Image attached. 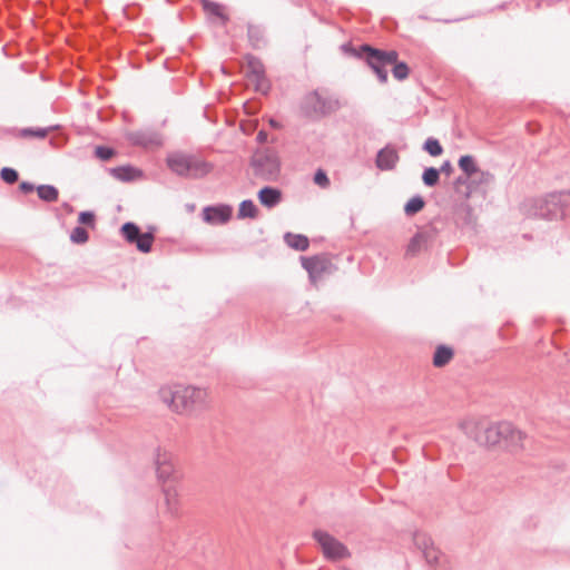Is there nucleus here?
<instances>
[{
    "label": "nucleus",
    "instance_id": "nucleus-1",
    "mask_svg": "<svg viewBox=\"0 0 570 570\" xmlns=\"http://www.w3.org/2000/svg\"><path fill=\"white\" fill-rule=\"evenodd\" d=\"M341 48L345 53L364 60L374 71L381 83L387 81L386 68L389 66H393L392 73L396 80L402 81L409 77L410 68L406 62L397 61L399 53L395 50H382L367 43H363L358 48L344 43Z\"/></svg>",
    "mask_w": 570,
    "mask_h": 570
},
{
    "label": "nucleus",
    "instance_id": "nucleus-2",
    "mask_svg": "<svg viewBox=\"0 0 570 570\" xmlns=\"http://www.w3.org/2000/svg\"><path fill=\"white\" fill-rule=\"evenodd\" d=\"M161 401L179 414H191L206 406L207 391L196 386H164L159 391Z\"/></svg>",
    "mask_w": 570,
    "mask_h": 570
},
{
    "label": "nucleus",
    "instance_id": "nucleus-3",
    "mask_svg": "<svg viewBox=\"0 0 570 570\" xmlns=\"http://www.w3.org/2000/svg\"><path fill=\"white\" fill-rule=\"evenodd\" d=\"M166 164L171 173L188 179L202 178L209 174L213 168L202 158L183 151L169 153L166 157Z\"/></svg>",
    "mask_w": 570,
    "mask_h": 570
},
{
    "label": "nucleus",
    "instance_id": "nucleus-4",
    "mask_svg": "<svg viewBox=\"0 0 570 570\" xmlns=\"http://www.w3.org/2000/svg\"><path fill=\"white\" fill-rule=\"evenodd\" d=\"M340 102L332 96H323L318 90L306 94L301 102L303 115L311 119H321L335 112Z\"/></svg>",
    "mask_w": 570,
    "mask_h": 570
},
{
    "label": "nucleus",
    "instance_id": "nucleus-5",
    "mask_svg": "<svg viewBox=\"0 0 570 570\" xmlns=\"http://www.w3.org/2000/svg\"><path fill=\"white\" fill-rule=\"evenodd\" d=\"M535 215L549 220L568 217L570 215V193H552L539 199Z\"/></svg>",
    "mask_w": 570,
    "mask_h": 570
},
{
    "label": "nucleus",
    "instance_id": "nucleus-6",
    "mask_svg": "<svg viewBox=\"0 0 570 570\" xmlns=\"http://www.w3.org/2000/svg\"><path fill=\"white\" fill-rule=\"evenodd\" d=\"M250 167L255 177L265 181H276L281 173V160L272 149H262L254 153Z\"/></svg>",
    "mask_w": 570,
    "mask_h": 570
},
{
    "label": "nucleus",
    "instance_id": "nucleus-7",
    "mask_svg": "<svg viewBox=\"0 0 570 570\" xmlns=\"http://www.w3.org/2000/svg\"><path fill=\"white\" fill-rule=\"evenodd\" d=\"M483 441L489 445L505 443L508 446L522 448L523 433L510 422H499L488 426Z\"/></svg>",
    "mask_w": 570,
    "mask_h": 570
},
{
    "label": "nucleus",
    "instance_id": "nucleus-8",
    "mask_svg": "<svg viewBox=\"0 0 570 570\" xmlns=\"http://www.w3.org/2000/svg\"><path fill=\"white\" fill-rule=\"evenodd\" d=\"M312 537L320 544L325 559L340 561L351 557L348 548L328 532L314 530Z\"/></svg>",
    "mask_w": 570,
    "mask_h": 570
},
{
    "label": "nucleus",
    "instance_id": "nucleus-9",
    "mask_svg": "<svg viewBox=\"0 0 570 570\" xmlns=\"http://www.w3.org/2000/svg\"><path fill=\"white\" fill-rule=\"evenodd\" d=\"M247 61V78L255 85V90L267 95L271 89V83L268 82L265 76V67L262 60L255 56L248 55L246 57Z\"/></svg>",
    "mask_w": 570,
    "mask_h": 570
},
{
    "label": "nucleus",
    "instance_id": "nucleus-10",
    "mask_svg": "<svg viewBox=\"0 0 570 570\" xmlns=\"http://www.w3.org/2000/svg\"><path fill=\"white\" fill-rule=\"evenodd\" d=\"M155 464L157 478L159 481L166 482L175 474V463L173 454L166 450L158 448L155 454Z\"/></svg>",
    "mask_w": 570,
    "mask_h": 570
},
{
    "label": "nucleus",
    "instance_id": "nucleus-11",
    "mask_svg": "<svg viewBox=\"0 0 570 570\" xmlns=\"http://www.w3.org/2000/svg\"><path fill=\"white\" fill-rule=\"evenodd\" d=\"M233 208L229 205H212L203 208V219L209 225H224L232 218Z\"/></svg>",
    "mask_w": 570,
    "mask_h": 570
},
{
    "label": "nucleus",
    "instance_id": "nucleus-12",
    "mask_svg": "<svg viewBox=\"0 0 570 570\" xmlns=\"http://www.w3.org/2000/svg\"><path fill=\"white\" fill-rule=\"evenodd\" d=\"M454 224L462 230H473L476 225V217L473 208L469 204H460L454 209Z\"/></svg>",
    "mask_w": 570,
    "mask_h": 570
},
{
    "label": "nucleus",
    "instance_id": "nucleus-13",
    "mask_svg": "<svg viewBox=\"0 0 570 570\" xmlns=\"http://www.w3.org/2000/svg\"><path fill=\"white\" fill-rule=\"evenodd\" d=\"M399 155L394 147L387 145L380 149L376 155V167L381 170H391L396 166Z\"/></svg>",
    "mask_w": 570,
    "mask_h": 570
},
{
    "label": "nucleus",
    "instance_id": "nucleus-14",
    "mask_svg": "<svg viewBox=\"0 0 570 570\" xmlns=\"http://www.w3.org/2000/svg\"><path fill=\"white\" fill-rule=\"evenodd\" d=\"M257 198L263 206L271 209L282 202L283 194L277 187L264 186L258 190Z\"/></svg>",
    "mask_w": 570,
    "mask_h": 570
},
{
    "label": "nucleus",
    "instance_id": "nucleus-15",
    "mask_svg": "<svg viewBox=\"0 0 570 570\" xmlns=\"http://www.w3.org/2000/svg\"><path fill=\"white\" fill-rule=\"evenodd\" d=\"M301 263L312 281H315L325 271V261L317 255L312 257L302 256Z\"/></svg>",
    "mask_w": 570,
    "mask_h": 570
},
{
    "label": "nucleus",
    "instance_id": "nucleus-16",
    "mask_svg": "<svg viewBox=\"0 0 570 570\" xmlns=\"http://www.w3.org/2000/svg\"><path fill=\"white\" fill-rule=\"evenodd\" d=\"M108 173L117 180L120 181H132L142 176V171L131 165H124L114 168H109Z\"/></svg>",
    "mask_w": 570,
    "mask_h": 570
},
{
    "label": "nucleus",
    "instance_id": "nucleus-17",
    "mask_svg": "<svg viewBox=\"0 0 570 570\" xmlns=\"http://www.w3.org/2000/svg\"><path fill=\"white\" fill-rule=\"evenodd\" d=\"M130 141L141 147L160 146L161 137L156 132L135 131L130 135Z\"/></svg>",
    "mask_w": 570,
    "mask_h": 570
},
{
    "label": "nucleus",
    "instance_id": "nucleus-18",
    "mask_svg": "<svg viewBox=\"0 0 570 570\" xmlns=\"http://www.w3.org/2000/svg\"><path fill=\"white\" fill-rule=\"evenodd\" d=\"M283 238H284V243L288 247H291L295 250L304 252L309 246L308 238L302 234H294V233L287 232L284 234Z\"/></svg>",
    "mask_w": 570,
    "mask_h": 570
},
{
    "label": "nucleus",
    "instance_id": "nucleus-19",
    "mask_svg": "<svg viewBox=\"0 0 570 570\" xmlns=\"http://www.w3.org/2000/svg\"><path fill=\"white\" fill-rule=\"evenodd\" d=\"M247 37L254 49H261L266 45L264 29L261 26L249 23L247 26Z\"/></svg>",
    "mask_w": 570,
    "mask_h": 570
},
{
    "label": "nucleus",
    "instance_id": "nucleus-20",
    "mask_svg": "<svg viewBox=\"0 0 570 570\" xmlns=\"http://www.w3.org/2000/svg\"><path fill=\"white\" fill-rule=\"evenodd\" d=\"M200 2L204 11H206L210 16L218 18L222 21L223 26H225L228 22L229 18L224 12V7L222 4L210 0H202Z\"/></svg>",
    "mask_w": 570,
    "mask_h": 570
},
{
    "label": "nucleus",
    "instance_id": "nucleus-21",
    "mask_svg": "<svg viewBox=\"0 0 570 570\" xmlns=\"http://www.w3.org/2000/svg\"><path fill=\"white\" fill-rule=\"evenodd\" d=\"M453 357V350L446 345H439L433 354V365L435 367L445 366Z\"/></svg>",
    "mask_w": 570,
    "mask_h": 570
},
{
    "label": "nucleus",
    "instance_id": "nucleus-22",
    "mask_svg": "<svg viewBox=\"0 0 570 570\" xmlns=\"http://www.w3.org/2000/svg\"><path fill=\"white\" fill-rule=\"evenodd\" d=\"M164 497H165V503L167 505L168 511L171 514H176L178 512V493L175 485H166L163 488Z\"/></svg>",
    "mask_w": 570,
    "mask_h": 570
},
{
    "label": "nucleus",
    "instance_id": "nucleus-23",
    "mask_svg": "<svg viewBox=\"0 0 570 570\" xmlns=\"http://www.w3.org/2000/svg\"><path fill=\"white\" fill-rule=\"evenodd\" d=\"M258 209L252 199H245L239 204L237 217L243 218H257Z\"/></svg>",
    "mask_w": 570,
    "mask_h": 570
},
{
    "label": "nucleus",
    "instance_id": "nucleus-24",
    "mask_svg": "<svg viewBox=\"0 0 570 570\" xmlns=\"http://www.w3.org/2000/svg\"><path fill=\"white\" fill-rule=\"evenodd\" d=\"M154 239L155 236L153 232H140V236L136 238L132 245H135L141 253H149L151 250Z\"/></svg>",
    "mask_w": 570,
    "mask_h": 570
},
{
    "label": "nucleus",
    "instance_id": "nucleus-25",
    "mask_svg": "<svg viewBox=\"0 0 570 570\" xmlns=\"http://www.w3.org/2000/svg\"><path fill=\"white\" fill-rule=\"evenodd\" d=\"M425 206V200L422 196L415 195L404 205V213L406 216H414L421 212Z\"/></svg>",
    "mask_w": 570,
    "mask_h": 570
},
{
    "label": "nucleus",
    "instance_id": "nucleus-26",
    "mask_svg": "<svg viewBox=\"0 0 570 570\" xmlns=\"http://www.w3.org/2000/svg\"><path fill=\"white\" fill-rule=\"evenodd\" d=\"M140 232L139 226L132 222L125 223L120 228L121 236L129 244H134L136 238L140 236Z\"/></svg>",
    "mask_w": 570,
    "mask_h": 570
},
{
    "label": "nucleus",
    "instance_id": "nucleus-27",
    "mask_svg": "<svg viewBox=\"0 0 570 570\" xmlns=\"http://www.w3.org/2000/svg\"><path fill=\"white\" fill-rule=\"evenodd\" d=\"M38 197L47 203L58 199L59 191L53 185H40L37 187Z\"/></svg>",
    "mask_w": 570,
    "mask_h": 570
},
{
    "label": "nucleus",
    "instance_id": "nucleus-28",
    "mask_svg": "<svg viewBox=\"0 0 570 570\" xmlns=\"http://www.w3.org/2000/svg\"><path fill=\"white\" fill-rule=\"evenodd\" d=\"M423 235H419L417 233L410 239L406 247V256H415L421 250L426 249L428 245L422 242Z\"/></svg>",
    "mask_w": 570,
    "mask_h": 570
},
{
    "label": "nucleus",
    "instance_id": "nucleus-29",
    "mask_svg": "<svg viewBox=\"0 0 570 570\" xmlns=\"http://www.w3.org/2000/svg\"><path fill=\"white\" fill-rule=\"evenodd\" d=\"M459 167L466 176H472L479 170L475 160L471 155L461 156L459 159Z\"/></svg>",
    "mask_w": 570,
    "mask_h": 570
},
{
    "label": "nucleus",
    "instance_id": "nucleus-30",
    "mask_svg": "<svg viewBox=\"0 0 570 570\" xmlns=\"http://www.w3.org/2000/svg\"><path fill=\"white\" fill-rule=\"evenodd\" d=\"M48 128H22L18 130V137L20 138H39L43 139L48 136Z\"/></svg>",
    "mask_w": 570,
    "mask_h": 570
},
{
    "label": "nucleus",
    "instance_id": "nucleus-31",
    "mask_svg": "<svg viewBox=\"0 0 570 570\" xmlns=\"http://www.w3.org/2000/svg\"><path fill=\"white\" fill-rule=\"evenodd\" d=\"M422 180L425 186L434 187L440 180V170L435 167H428L422 174Z\"/></svg>",
    "mask_w": 570,
    "mask_h": 570
},
{
    "label": "nucleus",
    "instance_id": "nucleus-32",
    "mask_svg": "<svg viewBox=\"0 0 570 570\" xmlns=\"http://www.w3.org/2000/svg\"><path fill=\"white\" fill-rule=\"evenodd\" d=\"M423 149L433 157L440 156L443 153L440 141L433 137H429L424 141Z\"/></svg>",
    "mask_w": 570,
    "mask_h": 570
},
{
    "label": "nucleus",
    "instance_id": "nucleus-33",
    "mask_svg": "<svg viewBox=\"0 0 570 570\" xmlns=\"http://www.w3.org/2000/svg\"><path fill=\"white\" fill-rule=\"evenodd\" d=\"M414 544L423 552L424 550L431 548V546H434L432 539L423 533V532H416L413 537Z\"/></svg>",
    "mask_w": 570,
    "mask_h": 570
},
{
    "label": "nucleus",
    "instance_id": "nucleus-34",
    "mask_svg": "<svg viewBox=\"0 0 570 570\" xmlns=\"http://www.w3.org/2000/svg\"><path fill=\"white\" fill-rule=\"evenodd\" d=\"M89 238V234L85 227L77 226L70 234V240L75 244H85Z\"/></svg>",
    "mask_w": 570,
    "mask_h": 570
},
{
    "label": "nucleus",
    "instance_id": "nucleus-35",
    "mask_svg": "<svg viewBox=\"0 0 570 570\" xmlns=\"http://www.w3.org/2000/svg\"><path fill=\"white\" fill-rule=\"evenodd\" d=\"M0 177L4 183L12 185L18 181L19 174L11 167H3L0 171Z\"/></svg>",
    "mask_w": 570,
    "mask_h": 570
},
{
    "label": "nucleus",
    "instance_id": "nucleus-36",
    "mask_svg": "<svg viewBox=\"0 0 570 570\" xmlns=\"http://www.w3.org/2000/svg\"><path fill=\"white\" fill-rule=\"evenodd\" d=\"M417 234L423 235L422 242H424L429 247L434 242L438 230L435 227L430 225V226H425L423 229L419 230Z\"/></svg>",
    "mask_w": 570,
    "mask_h": 570
},
{
    "label": "nucleus",
    "instance_id": "nucleus-37",
    "mask_svg": "<svg viewBox=\"0 0 570 570\" xmlns=\"http://www.w3.org/2000/svg\"><path fill=\"white\" fill-rule=\"evenodd\" d=\"M115 154L116 151L111 147L97 146L95 148V156L104 161L111 159L115 156Z\"/></svg>",
    "mask_w": 570,
    "mask_h": 570
},
{
    "label": "nucleus",
    "instance_id": "nucleus-38",
    "mask_svg": "<svg viewBox=\"0 0 570 570\" xmlns=\"http://www.w3.org/2000/svg\"><path fill=\"white\" fill-rule=\"evenodd\" d=\"M422 553L428 563H430V564L438 563L439 558H440V551L434 546H431V548L424 550Z\"/></svg>",
    "mask_w": 570,
    "mask_h": 570
},
{
    "label": "nucleus",
    "instance_id": "nucleus-39",
    "mask_svg": "<svg viewBox=\"0 0 570 570\" xmlns=\"http://www.w3.org/2000/svg\"><path fill=\"white\" fill-rule=\"evenodd\" d=\"M314 183L320 187L326 188L330 186L327 174L323 169H317L314 174Z\"/></svg>",
    "mask_w": 570,
    "mask_h": 570
},
{
    "label": "nucleus",
    "instance_id": "nucleus-40",
    "mask_svg": "<svg viewBox=\"0 0 570 570\" xmlns=\"http://www.w3.org/2000/svg\"><path fill=\"white\" fill-rule=\"evenodd\" d=\"M78 222L86 226H94L95 225V214L89 210L81 212L78 216Z\"/></svg>",
    "mask_w": 570,
    "mask_h": 570
},
{
    "label": "nucleus",
    "instance_id": "nucleus-41",
    "mask_svg": "<svg viewBox=\"0 0 570 570\" xmlns=\"http://www.w3.org/2000/svg\"><path fill=\"white\" fill-rule=\"evenodd\" d=\"M35 185L29 183V181H21L20 185H19V189L23 193V194H29V193H32L35 190Z\"/></svg>",
    "mask_w": 570,
    "mask_h": 570
},
{
    "label": "nucleus",
    "instance_id": "nucleus-42",
    "mask_svg": "<svg viewBox=\"0 0 570 570\" xmlns=\"http://www.w3.org/2000/svg\"><path fill=\"white\" fill-rule=\"evenodd\" d=\"M439 170L440 173L450 175L453 171V167L449 160H445Z\"/></svg>",
    "mask_w": 570,
    "mask_h": 570
},
{
    "label": "nucleus",
    "instance_id": "nucleus-43",
    "mask_svg": "<svg viewBox=\"0 0 570 570\" xmlns=\"http://www.w3.org/2000/svg\"><path fill=\"white\" fill-rule=\"evenodd\" d=\"M470 176H459L455 180H454V185L455 187H459L460 185H465L468 183V179H469Z\"/></svg>",
    "mask_w": 570,
    "mask_h": 570
},
{
    "label": "nucleus",
    "instance_id": "nucleus-44",
    "mask_svg": "<svg viewBox=\"0 0 570 570\" xmlns=\"http://www.w3.org/2000/svg\"><path fill=\"white\" fill-rule=\"evenodd\" d=\"M267 137H268L267 132L264 130H261V131H258L256 139L258 142L264 144L267 141Z\"/></svg>",
    "mask_w": 570,
    "mask_h": 570
},
{
    "label": "nucleus",
    "instance_id": "nucleus-45",
    "mask_svg": "<svg viewBox=\"0 0 570 570\" xmlns=\"http://www.w3.org/2000/svg\"><path fill=\"white\" fill-rule=\"evenodd\" d=\"M269 126H271L272 128H275V129L281 128V124H279L276 119H274V118H271V119H269Z\"/></svg>",
    "mask_w": 570,
    "mask_h": 570
},
{
    "label": "nucleus",
    "instance_id": "nucleus-46",
    "mask_svg": "<svg viewBox=\"0 0 570 570\" xmlns=\"http://www.w3.org/2000/svg\"><path fill=\"white\" fill-rule=\"evenodd\" d=\"M65 208H67L68 210L72 209L71 206L69 204H67V203L65 204Z\"/></svg>",
    "mask_w": 570,
    "mask_h": 570
}]
</instances>
